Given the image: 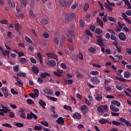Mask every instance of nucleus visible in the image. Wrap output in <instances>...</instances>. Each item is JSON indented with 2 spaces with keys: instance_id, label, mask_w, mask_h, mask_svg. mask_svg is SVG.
<instances>
[{
  "instance_id": "44",
  "label": "nucleus",
  "mask_w": 131,
  "mask_h": 131,
  "mask_svg": "<svg viewBox=\"0 0 131 131\" xmlns=\"http://www.w3.org/2000/svg\"><path fill=\"white\" fill-rule=\"evenodd\" d=\"M107 20H108L109 21H111V22H116V20H115V19L111 16H108Z\"/></svg>"
},
{
  "instance_id": "40",
  "label": "nucleus",
  "mask_w": 131,
  "mask_h": 131,
  "mask_svg": "<svg viewBox=\"0 0 131 131\" xmlns=\"http://www.w3.org/2000/svg\"><path fill=\"white\" fill-rule=\"evenodd\" d=\"M8 3H9L10 5H11L12 9H13V10H15L16 8L15 7V2H11V1H9V2L8 1Z\"/></svg>"
},
{
  "instance_id": "34",
  "label": "nucleus",
  "mask_w": 131,
  "mask_h": 131,
  "mask_svg": "<svg viewBox=\"0 0 131 131\" xmlns=\"http://www.w3.org/2000/svg\"><path fill=\"white\" fill-rule=\"evenodd\" d=\"M95 33H96V34L100 35L103 33V31L100 30V29L99 28H96L95 30Z\"/></svg>"
},
{
  "instance_id": "16",
  "label": "nucleus",
  "mask_w": 131,
  "mask_h": 131,
  "mask_svg": "<svg viewBox=\"0 0 131 131\" xmlns=\"http://www.w3.org/2000/svg\"><path fill=\"white\" fill-rule=\"evenodd\" d=\"M131 77V73L128 71H126L124 73V77L125 78H129Z\"/></svg>"
},
{
  "instance_id": "12",
  "label": "nucleus",
  "mask_w": 131,
  "mask_h": 131,
  "mask_svg": "<svg viewBox=\"0 0 131 131\" xmlns=\"http://www.w3.org/2000/svg\"><path fill=\"white\" fill-rule=\"evenodd\" d=\"M46 55L48 58H52L53 59H55V60H57V55L53 53H48Z\"/></svg>"
},
{
  "instance_id": "45",
  "label": "nucleus",
  "mask_w": 131,
  "mask_h": 131,
  "mask_svg": "<svg viewBox=\"0 0 131 131\" xmlns=\"http://www.w3.org/2000/svg\"><path fill=\"white\" fill-rule=\"evenodd\" d=\"M25 39L27 42H29V43H33L32 40H31L29 37L26 36Z\"/></svg>"
},
{
  "instance_id": "43",
  "label": "nucleus",
  "mask_w": 131,
  "mask_h": 131,
  "mask_svg": "<svg viewBox=\"0 0 131 131\" xmlns=\"http://www.w3.org/2000/svg\"><path fill=\"white\" fill-rule=\"evenodd\" d=\"M2 126H5L6 127H9V128H12V127H13V126L9 123L3 124Z\"/></svg>"
},
{
  "instance_id": "37",
  "label": "nucleus",
  "mask_w": 131,
  "mask_h": 131,
  "mask_svg": "<svg viewBox=\"0 0 131 131\" xmlns=\"http://www.w3.org/2000/svg\"><path fill=\"white\" fill-rule=\"evenodd\" d=\"M67 39L69 41V42H71V43L73 42V39L68 35L67 36Z\"/></svg>"
},
{
  "instance_id": "6",
  "label": "nucleus",
  "mask_w": 131,
  "mask_h": 131,
  "mask_svg": "<svg viewBox=\"0 0 131 131\" xmlns=\"http://www.w3.org/2000/svg\"><path fill=\"white\" fill-rule=\"evenodd\" d=\"M1 52H2V55L3 56H4L5 57H8V58H9V57L10 56V51L9 50H5L4 51V49H3L2 48V50H0Z\"/></svg>"
},
{
  "instance_id": "51",
  "label": "nucleus",
  "mask_w": 131,
  "mask_h": 131,
  "mask_svg": "<svg viewBox=\"0 0 131 131\" xmlns=\"http://www.w3.org/2000/svg\"><path fill=\"white\" fill-rule=\"evenodd\" d=\"M10 92L12 95H18V92H16L14 89H11Z\"/></svg>"
},
{
  "instance_id": "49",
  "label": "nucleus",
  "mask_w": 131,
  "mask_h": 131,
  "mask_svg": "<svg viewBox=\"0 0 131 131\" xmlns=\"http://www.w3.org/2000/svg\"><path fill=\"white\" fill-rule=\"evenodd\" d=\"M48 21L47 19H42L41 20V24H43V25H46V24H47V23H48Z\"/></svg>"
},
{
  "instance_id": "15",
  "label": "nucleus",
  "mask_w": 131,
  "mask_h": 131,
  "mask_svg": "<svg viewBox=\"0 0 131 131\" xmlns=\"http://www.w3.org/2000/svg\"><path fill=\"white\" fill-rule=\"evenodd\" d=\"M38 103L43 109H46L45 106H47V103L45 102V101H42V99H39Z\"/></svg>"
},
{
  "instance_id": "41",
  "label": "nucleus",
  "mask_w": 131,
  "mask_h": 131,
  "mask_svg": "<svg viewBox=\"0 0 131 131\" xmlns=\"http://www.w3.org/2000/svg\"><path fill=\"white\" fill-rule=\"evenodd\" d=\"M15 126H17V127H23V126H24V124L17 122L15 123Z\"/></svg>"
},
{
  "instance_id": "57",
  "label": "nucleus",
  "mask_w": 131,
  "mask_h": 131,
  "mask_svg": "<svg viewBox=\"0 0 131 131\" xmlns=\"http://www.w3.org/2000/svg\"><path fill=\"white\" fill-rule=\"evenodd\" d=\"M78 57L80 60H83V55H82V53H79Z\"/></svg>"
},
{
  "instance_id": "46",
  "label": "nucleus",
  "mask_w": 131,
  "mask_h": 131,
  "mask_svg": "<svg viewBox=\"0 0 131 131\" xmlns=\"http://www.w3.org/2000/svg\"><path fill=\"white\" fill-rule=\"evenodd\" d=\"M54 41L57 46H59V39L57 37H55L54 38Z\"/></svg>"
},
{
  "instance_id": "19",
  "label": "nucleus",
  "mask_w": 131,
  "mask_h": 131,
  "mask_svg": "<svg viewBox=\"0 0 131 131\" xmlns=\"http://www.w3.org/2000/svg\"><path fill=\"white\" fill-rule=\"evenodd\" d=\"M32 72L35 74H38V73H39V70L38 68H36V67H32Z\"/></svg>"
},
{
  "instance_id": "23",
  "label": "nucleus",
  "mask_w": 131,
  "mask_h": 131,
  "mask_svg": "<svg viewBox=\"0 0 131 131\" xmlns=\"http://www.w3.org/2000/svg\"><path fill=\"white\" fill-rule=\"evenodd\" d=\"M96 51H97V50L96 49V48L94 47H90L89 49V53H91L92 54H95V53H96Z\"/></svg>"
},
{
  "instance_id": "17",
  "label": "nucleus",
  "mask_w": 131,
  "mask_h": 131,
  "mask_svg": "<svg viewBox=\"0 0 131 131\" xmlns=\"http://www.w3.org/2000/svg\"><path fill=\"white\" fill-rule=\"evenodd\" d=\"M40 76L41 78H46L47 76H51V74L49 73L43 72L40 74Z\"/></svg>"
},
{
  "instance_id": "53",
  "label": "nucleus",
  "mask_w": 131,
  "mask_h": 131,
  "mask_svg": "<svg viewBox=\"0 0 131 131\" xmlns=\"http://www.w3.org/2000/svg\"><path fill=\"white\" fill-rule=\"evenodd\" d=\"M27 102L28 103V104H29V105H32V104H34L33 101H32V100L30 99H28L27 100Z\"/></svg>"
},
{
  "instance_id": "22",
  "label": "nucleus",
  "mask_w": 131,
  "mask_h": 131,
  "mask_svg": "<svg viewBox=\"0 0 131 131\" xmlns=\"http://www.w3.org/2000/svg\"><path fill=\"white\" fill-rule=\"evenodd\" d=\"M111 104H112V105H116L117 107H119L120 106V102L117 100H113L111 102Z\"/></svg>"
},
{
  "instance_id": "30",
  "label": "nucleus",
  "mask_w": 131,
  "mask_h": 131,
  "mask_svg": "<svg viewBox=\"0 0 131 131\" xmlns=\"http://www.w3.org/2000/svg\"><path fill=\"white\" fill-rule=\"evenodd\" d=\"M20 2L23 7H25L27 5V0H20Z\"/></svg>"
},
{
  "instance_id": "18",
  "label": "nucleus",
  "mask_w": 131,
  "mask_h": 131,
  "mask_svg": "<svg viewBox=\"0 0 131 131\" xmlns=\"http://www.w3.org/2000/svg\"><path fill=\"white\" fill-rule=\"evenodd\" d=\"M110 109L111 111H113L114 112H118L119 111V108L114 106L112 104L110 105Z\"/></svg>"
},
{
  "instance_id": "20",
  "label": "nucleus",
  "mask_w": 131,
  "mask_h": 131,
  "mask_svg": "<svg viewBox=\"0 0 131 131\" xmlns=\"http://www.w3.org/2000/svg\"><path fill=\"white\" fill-rule=\"evenodd\" d=\"M97 45H98V46H100L101 47H104L103 39H97Z\"/></svg>"
},
{
  "instance_id": "63",
  "label": "nucleus",
  "mask_w": 131,
  "mask_h": 131,
  "mask_svg": "<svg viewBox=\"0 0 131 131\" xmlns=\"http://www.w3.org/2000/svg\"><path fill=\"white\" fill-rule=\"evenodd\" d=\"M34 93H35V94L37 95L38 96H39V91H38L37 89H34Z\"/></svg>"
},
{
  "instance_id": "2",
  "label": "nucleus",
  "mask_w": 131,
  "mask_h": 131,
  "mask_svg": "<svg viewBox=\"0 0 131 131\" xmlns=\"http://www.w3.org/2000/svg\"><path fill=\"white\" fill-rule=\"evenodd\" d=\"M74 18H75V14L74 13L67 14L65 16V20L66 21H70V20H72Z\"/></svg>"
},
{
  "instance_id": "56",
  "label": "nucleus",
  "mask_w": 131,
  "mask_h": 131,
  "mask_svg": "<svg viewBox=\"0 0 131 131\" xmlns=\"http://www.w3.org/2000/svg\"><path fill=\"white\" fill-rule=\"evenodd\" d=\"M41 124H42L43 125H44V126H49V123H48V122L41 121Z\"/></svg>"
},
{
  "instance_id": "32",
  "label": "nucleus",
  "mask_w": 131,
  "mask_h": 131,
  "mask_svg": "<svg viewBox=\"0 0 131 131\" xmlns=\"http://www.w3.org/2000/svg\"><path fill=\"white\" fill-rule=\"evenodd\" d=\"M29 96H30V97L31 98H33V99H35V98L39 97L38 95L35 94V93H30Z\"/></svg>"
},
{
  "instance_id": "29",
  "label": "nucleus",
  "mask_w": 131,
  "mask_h": 131,
  "mask_svg": "<svg viewBox=\"0 0 131 131\" xmlns=\"http://www.w3.org/2000/svg\"><path fill=\"white\" fill-rule=\"evenodd\" d=\"M19 62H20V63H21V64H25V63H27V59H26V58H23V57H21V58L19 59Z\"/></svg>"
},
{
  "instance_id": "58",
  "label": "nucleus",
  "mask_w": 131,
  "mask_h": 131,
  "mask_svg": "<svg viewBox=\"0 0 131 131\" xmlns=\"http://www.w3.org/2000/svg\"><path fill=\"white\" fill-rule=\"evenodd\" d=\"M18 57H24V56H25V55L24 54V53H23V52L22 51H19L18 53Z\"/></svg>"
},
{
  "instance_id": "33",
  "label": "nucleus",
  "mask_w": 131,
  "mask_h": 131,
  "mask_svg": "<svg viewBox=\"0 0 131 131\" xmlns=\"http://www.w3.org/2000/svg\"><path fill=\"white\" fill-rule=\"evenodd\" d=\"M80 110L81 111H84V110H88V105H83L80 106Z\"/></svg>"
},
{
  "instance_id": "47",
  "label": "nucleus",
  "mask_w": 131,
  "mask_h": 131,
  "mask_svg": "<svg viewBox=\"0 0 131 131\" xmlns=\"http://www.w3.org/2000/svg\"><path fill=\"white\" fill-rule=\"evenodd\" d=\"M42 37H44V38H49L50 37V35H49V33L47 32L43 33L42 34Z\"/></svg>"
},
{
  "instance_id": "39",
  "label": "nucleus",
  "mask_w": 131,
  "mask_h": 131,
  "mask_svg": "<svg viewBox=\"0 0 131 131\" xmlns=\"http://www.w3.org/2000/svg\"><path fill=\"white\" fill-rule=\"evenodd\" d=\"M13 68L14 72H18L19 71V65L14 66Z\"/></svg>"
},
{
  "instance_id": "59",
  "label": "nucleus",
  "mask_w": 131,
  "mask_h": 131,
  "mask_svg": "<svg viewBox=\"0 0 131 131\" xmlns=\"http://www.w3.org/2000/svg\"><path fill=\"white\" fill-rule=\"evenodd\" d=\"M90 29L92 31V32H94L95 29H96V26H91L90 27Z\"/></svg>"
},
{
  "instance_id": "36",
  "label": "nucleus",
  "mask_w": 131,
  "mask_h": 131,
  "mask_svg": "<svg viewBox=\"0 0 131 131\" xmlns=\"http://www.w3.org/2000/svg\"><path fill=\"white\" fill-rule=\"evenodd\" d=\"M32 112H30V114H28L27 118L28 119V120H31L32 119Z\"/></svg>"
},
{
  "instance_id": "42",
  "label": "nucleus",
  "mask_w": 131,
  "mask_h": 131,
  "mask_svg": "<svg viewBox=\"0 0 131 131\" xmlns=\"http://www.w3.org/2000/svg\"><path fill=\"white\" fill-rule=\"evenodd\" d=\"M9 112V117H10V118H14V117H15V113L11 111Z\"/></svg>"
},
{
  "instance_id": "31",
  "label": "nucleus",
  "mask_w": 131,
  "mask_h": 131,
  "mask_svg": "<svg viewBox=\"0 0 131 131\" xmlns=\"http://www.w3.org/2000/svg\"><path fill=\"white\" fill-rule=\"evenodd\" d=\"M68 33L72 37H74L75 36V33H74V30L68 31Z\"/></svg>"
},
{
  "instance_id": "28",
  "label": "nucleus",
  "mask_w": 131,
  "mask_h": 131,
  "mask_svg": "<svg viewBox=\"0 0 131 131\" xmlns=\"http://www.w3.org/2000/svg\"><path fill=\"white\" fill-rule=\"evenodd\" d=\"M90 8V5L88 3H85L84 6H83V10L84 12H86L88 11V9Z\"/></svg>"
},
{
  "instance_id": "13",
  "label": "nucleus",
  "mask_w": 131,
  "mask_h": 131,
  "mask_svg": "<svg viewBox=\"0 0 131 131\" xmlns=\"http://www.w3.org/2000/svg\"><path fill=\"white\" fill-rule=\"evenodd\" d=\"M102 98H103V97L102 96V94H101L100 93L96 94L95 100H96V101H101V100H102Z\"/></svg>"
},
{
  "instance_id": "14",
  "label": "nucleus",
  "mask_w": 131,
  "mask_h": 131,
  "mask_svg": "<svg viewBox=\"0 0 131 131\" xmlns=\"http://www.w3.org/2000/svg\"><path fill=\"white\" fill-rule=\"evenodd\" d=\"M37 55V57L40 61V63L41 65H43V61L42 60V55H41V53H40V52H38Z\"/></svg>"
},
{
  "instance_id": "27",
  "label": "nucleus",
  "mask_w": 131,
  "mask_h": 131,
  "mask_svg": "<svg viewBox=\"0 0 131 131\" xmlns=\"http://www.w3.org/2000/svg\"><path fill=\"white\" fill-rule=\"evenodd\" d=\"M116 79L119 81H122V82H126V81H127V80L121 77L119 78L118 77H116Z\"/></svg>"
},
{
  "instance_id": "11",
  "label": "nucleus",
  "mask_w": 131,
  "mask_h": 131,
  "mask_svg": "<svg viewBox=\"0 0 131 131\" xmlns=\"http://www.w3.org/2000/svg\"><path fill=\"white\" fill-rule=\"evenodd\" d=\"M73 117L75 119H81V115H80V114L78 113H75L74 114H73Z\"/></svg>"
},
{
  "instance_id": "4",
  "label": "nucleus",
  "mask_w": 131,
  "mask_h": 131,
  "mask_svg": "<svg viewBox=\"0 0 131 131\" xmlns=\"http://www.w3.org/2000/svg\"><path fill=\"white\" fill-rule=\"evenodd\" d=\"M56 122L58 123V124H59V125H64V119H63V117H59L56 121Z\"/></svg>"
},
{
  "instance_id": "48",
  "label": "nucleus",
  "mask_w": 131,
  "mask_h": 131,
  "mask_svg": "<svg viewBox=\"0 0 131 131\" xmlns=\"http://www.w3.org/2000/svg\"><path fill=\"white\" fill-rule=\"evenodd\" d=\"M99 74V72L97 71H92L90 72V74L92 75H97Z\"/></svg>"
},
{
  "instance_id": "55",
  "label": "nucleus",
  "mask_w": 131,
  "mask_h": 131,
  "mask_svg": "<svg viewBox=\"0 0 131 131\" xmlns=\"http://www.w3.org/2000/svg\"><path fill=\"white\" fill-rule=\"evenodd\" d=\"M37 81L40 83V84H42V83L43 82V80L42 79V78L41 77H39L37 79Z\"/></svg>"
},
{
  "instance_id": "62",
  "label": "nucleus",
  "mask_w": 131,
  "mask_h": 131,
  "mask_svg": "<svg viewBox=\"0 0 131 131\" xmlns=\"http://www.w3.org/2000/svg\"><path fill=\"white\" fill-rule=\"evenodd\" d=\"M112 123L115 125H120V123L118 121H112Z\"/></svg>"
},
{
  "instance_id": "21",
  "label": "nucleus",
  "mask_w": 131,
  "mask_h": 131,
  "mask_svg": "<svg viewBox=\"0 0 131 131\" xmlns=\"http://www.w3.org/2000/svg\"><path fill=\"white\" fill-rule=\"evenodd\" d=\"M99 123H101V124H106V123H108L109 121L107 119H101L99 120Z\"/></svg>"
},
{
  "instance_id": "61",
  "label": "nucleus",
  "mask_w": 131,
  "mask_h": 131,
  "mask_svg": "<svg viewBox=\"0 0 131 131\" xmlns=\"http://www.w3.org/2000/svg\"><path fill=\"white\" fill-rule=\"evenodd\" d=\"M79 22L80 26L82 28L84 27V23L83 22V20L82 19H80Z\"/></svg>"
},
{
  "instance_id": "5",
  "label": "nucleus",
  "mask_w": 131,
  "mask_h": 131,
  "mask_svg": "<svg viewBox=\"0 0 131 131\" xmlns=\"http://www.w3.org/2000/svg\"><path fill=\"white\" fill-rule=\"evenodd\" d=\"M119 38L120 40L124 41L126 40V35L124 34V33L121 32L119 34Z\"/></svg>"
},
{
  "instance_id": "7",
  "label": "nucleus",
  "mask_w": 131,
  "mask_h": 131,
  "mask_svg": "<svg viewBox=\"0 0 131 131\" xmlns=\"http://www.w3.org/2000/svg\"><path fill=\"white\" fill-rule=\"evenodd\" d=\"M1 107L2 108V112H4V113L6 114L8 113V112H11V110L8 107L4 106L3 105H1Z\"/></svg>"
},
{
  "instance_id": "38",
  "label": "nucleus",
  "mask_w": 131,
  "mask_h": 131,
  "mask_svg": "<svg viewBox=\"0 0 131 131\" xmlns=\"http://www.w3.org/2000/svg\"><path fill=\"white\" fill-rule=\"evenodd\" d=\"M105 6L106 8V9H108V10H109V11H110V12H112V11H113V8L111 7H110V6H109V5L107 4V3L105 4Z\"/></svg>"
},
{
  "instance_id": "60",
  "label": "nucleus",
  "mask_w": 131,
  "mask_h": 131,
  "mask_svg": "<svg viewBox=\"0 0 131 131\" xmlns=\"http://www.w3.org/2000/svg\"><path fill=\"white\" fill-rule=\"evenodd\" d=\"M20 117L21 118H23L24 119H25L26 118V114L25 113H21V114L20 115Z\"/></svg>"
},
{
  "instance_id": "24",
  "label": "nucleus",
  "mask_w": 131,
  "mask_h": 131,
  "mask_svg": "<svg viewBox=\"0 0 131 131\" xmlns=\"http://www.w3.org/2000/svg\"><path fill=\"white\" fill-rule=\"evenodd\" d=\"M47 98L49 99V100H51V101H53V102H57V101H58V98L55 97L47 96Z\"/></svg>"
},
{
  "instance_id": "52",
  "label": "nucleus",
  "mask_w": 131,
  "mask_h": 131,
  "mask_svg": "<svg viewBox=\"0 0 131 131\" xmlns=\"http://www.w3.org/2000/svg\"><path fill=\"white\" fill-rule=\"evenodd\" d=\"M30 61L31 63H33V64H36V60L34 59L33 57L30 58Z\"/></svg>"
},
{
  "instance_id": "10",
  "label": "nucleus",
  "mask_w": 131,
  "mask_h": 131,
  "mask_svg": "<svg viewBox=\"0 0 131 131\" xmlns=\"http://www.w3.org/2000/svg\"><path fill=\"white\" fill-rule=\"evenodd\" d=\"M56 61L54 60H50L47 62L48 66H51V67H55V66H56Z\"/></svg>"
},
{
  "instance_id": "26",
  "label": "nucleus",
  "mask_w": 131,
  "mask_h": 131,
  "mask_svg": "<svg viewBox=\"0 0 131 131\" xmlns=\"http://www.w3.org/2000/svg\"><path fill=\"white\" fill-rule=\"evenodd\" d=\"M63 108L65 110H68V111H71V112H72V108L70 106L64 105Z\"/></svg>"
},
{
  "instance_id": "9",
  "label": "nucleus",
  "mask_w": 131,
  "mask_h": 131,
  "mask_svg": "<svg viewBox=\"0 0 131 131\" xmlns=\"http://www.w3.org/2000/svg\"><path fill=\"white\" fill-rule=\"evenodd\" d=\"M91 81L93 82V84H98L100 83V80L98 77H93L91 78Z\"/></svg>"
},
{
  "instance_id": "8",
  "label": "nucleus",
  "mask_w": 131,
  "mask_h": 131,
  "mask_svg": "<svg viewBox=\"0 0 131 131\" xmlns=\"http://www.w3.org/2000/svg\"><path fill=\"white\" fill-rule=\"evenodd\" d=\"M14 28L17 32H20L21 29H22V26L19 23H16L15 24Z\"/></svg>"
},
{
  "instance_id": "50",
  "label": "nucleus",
  "mask_w": 131,
  "mask_h": 131,
  "mask_svg": "<svg viewBox=\"0 0 131 131\" xmlns=\"http://www.w3.org/2000/svg\"><path fill=\"white\" fill-rule=\"evenodd\" d=\"M111 39H112V40H116V36H115V33L111 34Z\"/></svg>"
},
{
  "instance_id": "1",
  "label": "nucleus",
  "mask_w": 131,
  "mask_h": 131,
  "mask_svg": "<svg viewBox=\"0 0 131 131\" xmlns=\"http://www.w3.org/2000/svg\"><path fill=\"white\" fill-rule=\"evenodd\" d=\"M72 3V0H69L68 1H65L64 0L59 1V4H60V5L62 6V7H65L66 8H67V7H69V6H71Z\"/></svg>"
},
{
  "instance_id": "35",
  "label": "nucleus",
  "mask_w": 131,
  "mask_h": 131,
  "mask_svg": "<svg viewBox=\"0 0 131 131\" xmlns=\"http://www.w3.org/2000/svg\"><path fill=\"white\" fill-rule=\"evenodd\" d=\"M85 34L87 35H89V36H91V37H93V36H94V35L93 34V33H92L91 31L89 30H86Z\"/></svg>"
},
{
  "instance_id": "3",
  "label": "nucleus",
  "mask_w": 131,
  "mask_h": 131,
  "mask_svg": "<svg viewBox=\"0 0 131 131\" xmlns=\"http://www.w3.org/2000/svg\"><path fill=\"white\" fill-rule=\"evenodd\" d=\"M120 121L122 123H124L127 126H131V123L129 121L126 120L125 119L121 117L119 118Z\"/></svg>"
},
{
  "instance_id": "25",
  "label": "nucleus",
  "mask_w": 131,
  "mask_h": 131,
  "mask_svg": "<svg viewBox=\"0 0 131 131\" xmlns=\"http://www.w3.org/2000/svg\"><path fill=\"white\" fill-rule=\"evenodd\" d=\"M44 93H45V94H47V95H53V93L54 92L52 90L45 89L44 90Z\"/></svg>"
},
{
  "instance_id": "64",
  "label": "nucleus",
  "mask_w": 131,
  "mask_h": 131,
  "mask_svg": "<svg viewBox=\"0 0 131 131\" xmlns=\"http://www.w3.org/2000/svg\"><path fill=\"white\" fill-rule=\"evenodd\" d=\"M125 14L127 16H131V10H127L125 12Z\"/></svg>"
},
{
  "instance_id": "54",
  "label": "nucleus",
  "mask_w": 131,
  "mask_h": 131,
  "mask_svg": "<svg viewBox=\"0 0 131 131\" xmlns=\"http://www.w3.org/2000/svg\"><path fill=\"white\" fill-rule=\"evenodd\" d=\"M34 129L35 130H41V127L36 125L35 126Z\"/></svg>"
}]
</instances>
